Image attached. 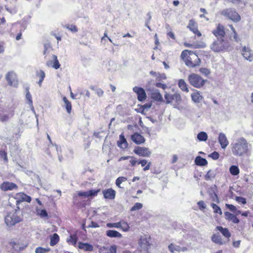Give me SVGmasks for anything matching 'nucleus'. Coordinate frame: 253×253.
<instances>
[{
    "label": "nucleus",
    "instance_id": "1",
    "mask_svg": "<svg viewBox=\"0 0 253 253\" xmlns=\"http://www.w3.org/2000/svg\"><path fill=\"white\" fill-rule=\"evenodd\" d=\"M230 146L231 152L235 156H242L247 153L249 150V144L243 137L234 140Z\"/></svg>",
    "mask_w": 253,
    "mask_h": 253
},
{
    "label": "nucleus",
    "instance_id": "2",
    "mask_svg": "<svg viewBox=\"0 0 253 253\" xmlns=\"http://www.w3.org/2000/svg\"><path fill=\"white\" fill-rule=\"evenodd\" d=\"M211 49L216 52L227 51L230 50V44L224 39H217L210 45Z\"/></svg>",
    "mask_w": 253,
    "mask_h": 253
},
{
    "label": "nucleus",
    "instance_id": "3",
    "mask_svg": "<svg viewBox=\"0 0 253 253\" xmlns=\"http://www.w3.org/2000/svg\"><path fill=\"white\" fill-rule=\"evenodd\" d=\"M188 81L190 85L197 88H202L207 82V80L195 73L190 74L188 77Z\"/></svg>",
    "mask_w": 253,
    "mask_h": 253
},
{
    "label": "nucleus",
    "instance_id": "4",
    "mask_svg": "<svg viewBox=\"0 0 253 253\" xmlns=\"http://www.w3.org/2000/svg\"><path fill=\"white\" fill-rule=\"evenodd\" d=\"M221 15L227 17L235 22H238L241 20V17L239 14L236 11L231 8L222 10L221 11Z\"/></svg>",
    "mask_w": 253,
    "mask_h": 253
},
{
    "label": "nucleus",
    "instance_id": "5",
    "mask_svg": "<svg viewBox=\"0 0 253 253\" xmlns=\"http://www.w3.org/2000/svg\"><path fill=\"white\" fill-rule=\"evenodd\" d=\"M201 60L198 55L192 53L185 60L186 65L190 68H194L200 65Z\"/></svg>",
    "mask_w": 253,
    "mask_h": 253
},
{
    "label": "nucleus",
    "instance_id": "6",
    "mask_svg": "<svg viewBox=\"0 0 253 253\" xmlns=\"http://www.w3.org/2000/svg\"><path fill=\"white\" fill-rule=\"evenodd\" d=\"M242 55L247 60L252 62L253 60V51L248 46H244L241 50Z\"/></svg>",
    "mask_w": 253,
    "mask_h": 253
},
{
    "label": "nucleus",
    "instance_id": "7",
    "mask_svg": "<svg viewBox=\"0 0 253 253\" xmlns=\"http://www.w3.org/2000/svg\"><path fill=\"white\" fill-rule=\"evenodd\" d=\"M133 151L137 155L142 157H149L151 154L149 148L146 147H137Z\"/></svg>",
    "mask_w": 253,
    "mask_h": 253
},
{
    "label": "nucleus",
    "instance_id": "8",
    "mask_svg": "<svg viewBox=\"0 0 253 253\" xmlns=\"http://www.w3.org/2000/svg\"><path fill=\"white\" fill-rule=\"evenodd\" d=\"M133 91L137 94V99L139 101H143L146 99V94L143 88L135 86L133 88Z\"/></svg>",
    "mask_w": 253,
    "mask_h": 253
},
{
    "label": "nucleus",
    "instance_id": "9",
    "mask_svg": "<svg viewBox=\"0 0 253 253\" xmlns=\"http://www.w3.org/2000/svg\"><path fill=\"white\" fill-rule=\"evenodd\" d=\"M212 33L217 39H224L225 32L224 27L219 24L216 29L212 31Z\"/></svg>",
    "mask_w": 253,
    "mask_h": 253
},
{
    "label": "nucleus",
    "instance_id": "10",
    "mask_svg": "<svg viewBox=\"0 0 253 253\" xmlns=\"http://www.w3.org/2000/svg\"><path fill=\"white\" fill-rule=\"evenodd\" d=\"M100 191V189H91L87 191H79L78 195L79 196L84 198H87L89 197H93L96 196L98 193Z\"/></svg>",
    "mask_w": 253,
    "mask_h": 253
},
{
    "label": "nucleus",
    "instance_id": "11",
    "mask_svg": "<svg viewBox=\"0 0 253 253\" xmlns=\"http://www.w3.org/2000/svg\"><path fill=\"white\" fill-rule=\"evenodd\" d=\"M46 65L47 67H51L55 69H58L60 67V64L55 55H52V60L47 61Z\"/></svg>",
    "mask_w": 253,
    "mask_h": 253
},
{
    "label": "nucleus",
    "instance_id": "12",
    "mask_svg": "<svg viewBox=\"0 0 253 253\" xmlns=\"http://www.w3.org/2000/svg\"><path fill=\"white\" fill-rule=\"evenodd\" d=\"M194 92L191 94L192 100L195 103H201L202 101L203 100L204 97L201 94V93L199 91L196 89H194Z\"/></svg>",
    "mask_w": 253,
    "mask_h": 253
},
{
    "label": "nucleus",
    "instance_id": "13",
    "mask_svg": "<svg viewBox=\"0 0 253 253\" xmlns=\"http://www.w3.org/2000/svg\"><path fill=\"white\" fill-rule=\"evenodd\" d=\"M102 193L105 199L113 200L115 198L116 191L112 188L103 190L102 191Z\"/></svg>",
    "mask_w": 253,
    "mask_h": 253
},
{
    "label": "nucleus",
    "instance_id": "14",
    "mask_svg": "<svg viewBox=\"0 0 253 253\" xmlns=\"http://www.w3.org/2000/svg\"><path fill=\"white\" fill-rule=\"evenodd\" d=\"M31 197L24 193H17V205L22 202L30 203L31 201Z\"/></svg>",
    "mask_w": 253,
    "mask_h": 253
},
{
    "label": "nucleus",
    "instance_id": "15",
    "mask_svg": "<svg viewBox=\"0 0 253 253\" xmlns=\"http://www.w3.org/2000/svg\"><path fill=\"white\" fill-rule=\"evenodd\" d=\"M16 188V184L8 181L3 182L0 185V188L2 191H7L12 190Z\"/></svg>",
    "mask_w": 253,
    "mask_h": 253
},
{
    "label": "nucleus",
    "instance_id": "16",
    "mask_svg": "<svg viewBox=\"0 0 253 253\" xmlns=\"http://www.w3.org/2000/svg\"><path fill=\"white\" fill-rule=\"evenodd\" d=\"M5 222L9 227L14 225L16 223V216L14 213H8L5 217Z\"/></svg>",
    "mask_w": 253,
    "mask_h": 253
},
{
    "label": "nucleus",
    "instance_id": "17",
    "mask_svg": "<svg viewBox=\"0 0 253 253\" xmlns=\"http://www.w3.org/2000/svg\"><path fill=\"white\" fill-rule=\"evenodd\" d=\"M218 140L221 148L223 149H225L229 144L226 135L223 133L220 132L219 134Z\"/></svg>",
    "mask_w": 253,
    "mask_h": 253
},
{
    "label": "nucleus",
    "instance_id": "18",
    "mask_svg": "<svg viewBox=\"0 0 253 253\" xmlns=\"http://www.w3.org/2000/svg\"><path fill=\"white\" fill-rule=\"evenodd\" d=\"M187 28H189L190 30L192 31L194 34H196L198 36H201L202 34L201 32H199L198 30L197 24L194 20H190L189 21Z\"/></svg>",
    "mask_w": 253,
    "mask_h": 253
},
{
    "label": "nucleus",
    "instance_id": "19",
    "mask_svg": "<svg viewBox=\"0 0 253 253\" xmlns=\"http://www.w3.org/2000/svg\"><path fill=\"white\" fill-rule=\"evenodd\" d=\"M132 140L137 144H140L145 142V139L143 136L137 132L134 133L131 136Z\"/></svg>",
    "mask_w": 253,
    "mask_h": 253
},
{
    "label": "nucleus",
    "instance_id": "20",
    "mask_svg": "<svg viewBox=\"0 0 253 253\" xmlns=\"http://www.w3.org/2000/svg\"><path fill=\"white\" fill-rule=\"evenodd\" d=\"M78 248L85 252H91L93 250V247L92 245L87 243L79 242Z\"/></svg>",
    "mask_w": 253,
    "mask_h": 253
},
{
    "label": "nucleus",
    "instance_id": "21",
    "mask_svg": "<svg viewBox=\"0 0 253 253\" xmlns=\"http://www.w3.org/2000/svg\"><path fill=\"white\" fill-rule=\"evenodd\" d=\"M119 138L120 140L117 142L118 146L122 149H126L127 148L128 143L123 133L120 135Z\"/></svg>",
    "mask_w": 253,
    "mask_h": 253
},
{
    "label": "nucleus",
    "instance_id": "22",
    "mask_svg": "<svg viewBox=\"0 0 253 253\" xmlns=\"http://www.w3.org/2000/svg\"><path fill=\"white\" fill-rule=\"evenodd\" d=\"M26 98L27 100V104L30 107L32 111L34 113V114H36V112H35V111L34 110V106L33 105V100H32V95H31V94L29 92V88L28 87H27L26 88Z\"/></svg>",
    "mask_w": 253,
    "mask_h": 253
},
{
    "label": "nucleus",
    "instance_id": "23",
    "mask_svg": "<svg viewBox=\"0 0 253 253\" xmlns=\"http://www.w3.org/2000/svg\"><path fill=\"white\" fill-rule=\"evenodd\" d=\"M172 101L175 102V103L173 104L174 108L179 109L178 106L181 103L182 101L180 94L178 93H174L172 94Z\"/></svg>",
    "mask_w": 253,
    "mask_h": 253
},
{
    "label": "nucleus",
    "instance_id": "24",
    "mask_svg": "<svg viewBox=\"0 0 253 253\" xmlns=\"http://www.w3.org/2000/svg\"><path fill=\"white\" fill-rule=\"evenodd\" d=\"M224 215L226 219L231 221L234 223H238L239 222V219L237 218L236 215H234L233 214L228 211H225L224 212Z\"/></svg>",
    "mask_w": 253,
    "mask_h": 253
},
{
    "label": "nucleus",
    "instance_id": "25",
    "mask_svg": "<svg viewBox=\"0 0 253 253\" xmlns=\"http://www.w3.org/2000/svg\"><path fill=\"white\" fill-rule=\"evenodd\" d=\"M106 235L110 238H121L122 237V234L116 230H108L106 231Z\"/></svg>",
    "mask_w": 253,
    "mask_h": 253
},
{
    "label": "nucleus",
    "instance_id": "26",
    "mask_svg": "<svg viewBox=\"0 0 253 253\" xmlns=\"http://www.w3.org/2000/svg\"><path fill=\"white\" fill-rule=\"evenodd\" d=\"M211 240L213 243L219 245H222L225 244V242L222 241V238L219 234H213L211 236Z\"/></svg>",
    "mask_w": 253,
    "mask_h": 253
},
{
    "label": "nucleus",
    "instance_id": "27",
    "mask_svg": "<svg viewBox=\"0 0 253 253\" xmlns=\"http://www.w3.org/2000/svg\"><path fill=\"white\" fill-rule=\"evenodd\" d=\"M216 229L219 231L225 238H229L231 236V234L229 230L226 228H223L222 226H217Z\"/></svg>",
    "mask_w": 253,
    "mask_h": 253
},
{
    "label": "nucleus",
    "instance_id": "28",
    "mask_svg": "<svg viewBox=\"0 0 253 253\" xmlns=\"http://www.w3.org/2000/svg\"><path fill=\"white\" fill-rule=\"evenodd\" d=\"M178 87L183 91L188 92V85L183 79H180L178 82Z\"/></svg>",
    "mask_w": 253,
    "mask_h": 253
},
{
    "label": "nucleus",
    "instance_id": "29",
    "mask_svg": "<svg viewBox=\"0 0 253 253\" xmlns=\"http://www.w3.org/2000/svg\"><path fill=\"white\" fill-rule=\"evenodd\" d=\"M195 164L197 166H205L208 164L207 160L201 156H197L195 160Z\"/></svg>",
    "mask_w": 253,
    "mask_h": 253
},
{
    "label": "nucleus",
    "instance_id": "30",
    "mask_svg": "<svg viewBox=\"0 0 253 253\" xmlns=\"http://www.w3.org/2000/svg\"><path fill=\"white\" fill-rule=\"evenodd\" d=\"M139 244L140 247L144 250L148 249V247L150 246V244L147 238H141L140 240Z\"/></svg>",
    "mask_w": 253,
    "mask_h": 253
},
{
    "label": "nucleus",
    "instance_id": "31",
    "mask_svg": "<svg viewBox=\"0 0 253 253\" xmlns=\"http://www.w3.org/2000/svg\"><path fill=\"white\" fill-rule=\"evenodd\" d=\"M22 15H23V17H22L21 24L23 27V30H24L31 17L27 13H23Z\"/></svg>",
    "mask_w": 253,
    "mask_h": 253
},
{
    "label": "nucleus",
    "instance_id": "32",
    "mask_svg": "<svg viewBox=\"0 0 253 253\" xmlns=\"http://www.w3.org/2000/svg\"><path fill=\"white\" fill-rule=\"evenodd\" d=\"M36 76L39 78L38 84L40 86H41L42 84L45 77V73L43 70H40L36 71Z\"/></svg>",
    "mask_w": 253,
    "mask_h": 253
},
{
    "label": "nucleus",
    "instance_id": "33",
    "mask_svg": "<svg viewBox=\"0 0 253 253\" xmlns=\"http://www.w3.org/2000/svg\"><path fill=\"white\" fill-rule=\"evenodd\" d=\"M151 97L154 100L157 101H161L163 100L162 95L158 90H155L152 92Z\"/></svg>",
    "mask_w": 253,
    "mask_h": 253
},
{
    "label": "nucleus",
    "instance_id": "34",
    "mask_svg": "<svg viewBox=\"0 0 253 253\" xmlns=\"http://www.w3.org/2000/svg\"><path fill=\"white\" fill-rule=\"evenodd\" d=\"M216 175V171L215 170H210L205 175V179L206 180H212Z\"/></svg>",
    "mask_w": 253,
    "mask_h": 253
},
{
    "label": "nucleus",
    "instance_id": "35",
    "mask_svg": "<svg viewBox=\"0 0 253 253\" xmlns=\"http://www.w3.org/2000/svg\"><path fill=\"white\" fill-rule=\"evenodd\" d=\"M59 240V237L56 233H54L50 238V245L53 246L56 245Z\"/></svg>",
    "mask_w": 253,
    "mask_h": 253
},
{
    "label": "nucleus",
    "instance_id": "36",
    "mask_svg": "<svg viewBox=\"0 0 253 253\" xmlns=\"http://www.w3.org/2000/svg\"><path fill=\"white\" fill-rule=\"evenodd\" d=\"M63 100L65 104L66 110L68 113H70L72 110V105L71 102L67 99L66 97H64Z\"/></svg>",
    "mask_w": 253,
    "mask_h": 253
},
{
    "label": "nucleus",
    "instance_id": "37",
    "mask_svg": "<svg viewBox=\"0 0 253 253\" xmlns=\"http://www.w3.org/2000/svg\"><path fill=\"white\" fill-rule=\"evenodd\" d=\"M230 173L233 175H237L240 172V170L238 166L235 165L231 166L229 168Z\"/></svg>",
    "mask_w": 253,
    "mask_h": 253
},
{
    "label": "nucleus",
    "instance_id": "38",
    "mask_svg": "<svg viewBox=\"0 0 253 253\" xmlns=\"http://www.w3.org/2000/svg\"><path fill=\"white\" fill-rule=\"evenodd\" d=\"M197 138L200 141H206L208 139V135L206 132L201 131L197 134Z\"/></svg>",
    "mask_w": 253,
    "mask_h": 253
},
{
    "label": "nucleus",
    "instance_id": "39",
    "mask_svg": "<svg viewBox=\"0 0 253 253\" xmlns=\"http://www.w3.org/2000/svg\"><path fill=\"white\" fill-rule=\"evenodd\" d=\"M180 247L179 246H178V245H175L173 244H170L168 248H169V251L171 253H173L175 252H180Z\"/></svg>",
    "mask_w": 253,
    "mask_h": 253
},
{
    "label": "nucleus",
    "instance_id": "40",
    "mask_svg": "<svg viewBox=\"0 0 253 253\" xmlns=\"http://www.w3.org/2000/svg\"><path fill=\"white\" fill-rule=\"evenodd\" d=\"M28 116V112L24 111L22 113L20 118L19 119V123L21 125H24V123L26 121V118Z\"/></svg>",
    "mask_w": 253,
    "mask_h": 253
},
{
    "label": "nucleus",
    "instance_id": "41",
    "mask_svg": "<svg viewBox=\"0 0 253 253\" xmlns=\"http://www.w3.org/2000/svg\"><path fill=\"white\" fill-rule=\"evenodd\" d=\"M14 74V72H9L7 73L5 76L6 80L8 82V84L11 86L12 85V79Z\"/></svg>",
    "mask_w": 253,
    "mask_h": 253
},
{
    "label": "nucleus",
    "instance_id": "42",
    "mask_svg": "<svg viewBox=\"0 0 253 253\" xmlns=\"http://www.w3.org/2000/svg\"><path fill=\"white\" fill-rule=\"evenodd\" d=\"M127 180V178L125 177L121 176L118 177L116 180V184L119 188H122L121 186V184Z\"/></svg>",
    "mask_w": 253,
    "mask_h": 253
},
{
    "label": "nucleus",
    "instance_id": "43",
    "mask_svg": "<svg viewBox=\"0 0 253 253\" xmlns=\"http://www.w3.org/2000/svg\"><path fill=\"white\" fill-rule=\"evenodd\" d=\"M194 53L192 51L188 50H185L183 51L181 54L180 57L183 59H186L188 56V54H189V56L191 55V54Z\"/></svg>",
    "mask_w": 253,
    "mask_h": 253
},
{
    "label": "nucleus",
    "instance_id": "44",
    "mask_svg": "<svg viewBox=\"0 0 253 253\" xmlns=\"http://www.w3.org/2000/svg\"><path fill=\"white\" fill-rule=\"evenodd\" d=\"M90 88L91 89L93 90H95V93H96L97 95L99 97H101V96H102L103 95L104 91H103V90L102 89H101L100 88H96L94 86L91 87Z\"/></svg>",
    "mask_w": 253,
    "mask_h": 253
},
{
    "label": "nucleus",
    "instance_id": "45",
    "mask_svg": "<svg viewBox=\"0 0 253 253\" xmlns=\"http://www.w3.org/2000/svg\"><path fill=\"white\" fill-rule=\"evenodd\" d=\"M211 207L212 208L214 212L220 214H222L221 209L216 204L211 203Z\"/></svg>",
    "mask_w": 253,
    "mask_h": 253
},
{
    "label": "nucleus",
    "instance_id": "46",
    "mask_svg": "<svg viewBox=\"0 0 253 253\" xmlns=\"http://www.w3.org/2000/svg\"><path fill=\"white\" fill-rule=\"evenodd\" d=\"M65 27L73 33H76L78 31L77 28L74 25L67 24L65 26Z\"/></svg>",
    "mask_w": 253,
    "mask_h": 253
},
{
    "label": "nucleus",
    "instance_id": "47",
    "mask_svg": "<svg viewBox=\"0 0 253 253\" xmlns=\"http://www.w3.org/2000/svg\"><path fill=\"white\" fill-rule=\"evenodd\" d=\"M120 227L124 231L126 232L128 231L129 229V226L125 222H120Z\"/></svg>",
    "mask_w": 253,
    "mask_h": 253
},
{
    "label": "nucleus",
    "instance_id": "48",
    "mask_svg": "<svg viewBox=\"0 0 253 253\" xmlns=\"http://www.w3.org/2000/svg\"><path fill=\"white\" fill-rule=\"evenodd\" d=\"M49 251V249H46L42 247H38L35 250L36 253H46Z\"/></svg>",
    "mask_w": 253,
    "mask_h": 253
},
{
    "label": "nucleus",
    "instance_id": "49",
    "mask_svg": "<svg viewBox=\"0 0 253 253\" xmlns=\"http://www.w3.org/2000/svg\"><path fill=\"white\" fill-rule=\"evenodd\" d=\"M143 207L141 203H136L134 206L131 208V211H134L141 209Z\"/></svg>",
    "mask_w": 253,
    "mask_h": 253
},
{
    "label": "nucleus",
    "instance_id": "50",
    "mask_svg": "<svg viewBox=\"0 0 253 253\" xmlns=\"http://www.w3.org/2000/svg\"><path fill=\"white\" fill-rule=\"evenodd\" d=\"M120 222L117 223H108L107 224V226L109 228H120Z\"/></svg>",
    "mask_w": 253,
    "mask_h": 253
},
{
    "label": "nucleus",
    "instance_id": "51",
    "mask_svg": "<svg viewBox=\"0 0 253 253\" xmlns=\"http://www.w3.org/2000/svg\"><path fill=\"white\" fill-rule=\"evenodd\" d=\"M200 72L205 76H208L210 74L211 72L209 69L206 68H201L199 70Z\"/></svg>",
    "mask_w": 253,
    "mask_h": 253
},
{
    "label": "nucleus",
    "instance_id": "52",
    "mask_svg": "<svg viewBox=\"0 0 253 253\" xmlns=\"http://www.w3.org/2000/svg\"><path fill=\"white\" fill-rule=\"evenodd\" d=\"M68 241L70 242L72 245H75L77 242V237L76 235H71Z\"/></svg>",
    "mask_w": 253,
    "mask_h": 253
},
{
    "label": "nucleus",
    "instance_id": "53",
    "mask_svg": "<svg viewBox=\"0 0 253 253\" xmlns=\"http://www.w3.org/2000/svg\"><path fill=\"white\" fill-rule=\"evenodd\" d=\"M147 16H148V18H147V19L145 21V25L146 27H147V28L149 29V30L151 31V29L150 27L149 26V24L150 21V20L151 19V15L150 12H148L147 14Z\"/></svg>",
    "mask_w": 253,
    "mask_h": 253
},
{
    "label": "nucleus",
    "instance_id": "54",
    "mask_svg": "<svg viewBox=\"0 0 253 253\" xmlns=\"http://www.w3.org/2000/svg\"><path fill=\"white\" fill-rule=\"evenodd\" d=\"M172 95L169 94V93H166L165 94V98L166 100V102L168 104L170 103L172 101Z\"/></svg>",
    "mask_w": 253,
    "mask_h": 253
},
{
    "label": "nucleus",
    "instance_id": "55",
    "mask_svg": "<svg viewBox=\"0 0 253 253\" xmlns=\"http://www.w3.org/2000/svg\"><path fill=\"white\" fill-rule=\"evenodd\" d=\"M235 200L239 203H241L243 204H246L247 203V201L246 198L240 197V196H236L235 197Z\"/></svg>",
    "mask_w": 253,
    "mask_h": 253
},
{
    "label": "nucleus",
    "instance_id": "56",
    "mask_svg": "<svg viewBox=\"0 0 253 253\" xmlns=\"http://www.w3.org/2000/svg\"><path fill=\"white\" fill-rule=\"evenodd\" d=\"M210 157H211L213 160H217L219 158V155L217 152L214 151L209 155Z\"/></svg>",
    "mask_w": 253,
    "mask_h": 253
},
{
    "label": "nucleus",
    "instance_id": "57",
    "mask_svg": "<svg viewBox=\"0 0 253 253\" xmlns=\"http://www.w3.org/2000/svg\"><path fill=\"white\" fill-rule=\"evenodd\" d=\"M199 209L201 211L205 210L206 208V204L203 201H200L197 203Z\"/></svg>",
    "mask_w": 253,
    "mask_h": 253
},
{
    "label": "nucleus",
    "instance_id": "58",
    "mask_svg": "<svg viewBox=\"0 0 253 253\" xmlns=\"http://www.w3.org/2000/svg\"><path fill=\"white\" fill-rule=\"evenodd\" d=\"M0 157L5 162H7V157L6 153L3 151H0Z\"/></svg>",
    "mask_w": 253,
    "mask_h": 253
},
{
    "label": "nucleus",
    "instance_id": "59",
    "mask_svg": "<svg viewBox=\"0 0 253 253\" xmlns=\"http://www.w3.org/2000/svg\"><path fill=\"white\" fill-rule=\"evenodd\" d=\"M226 207L231 211L234 212L236 211V207L231 204H226Z\"/></svg>",
    "mask_w": 253,
    "mask_h": 253
},
{
    "label": "nucleus",
    "instance_id": "60",
    "mask_svg": "<svg viewBox=\"0 0 253 253\" xmlns=\"http://www.w3.org/2000/svg\"><path fill=\"white\" fill-rule=\"evenodd\" d=\"M39 214L42 217L47 216V212L45 210H42L40 212H38Z\"/></svg>",
    "mask_w": 253,
    "mask_h": 253
},
{
    "label": "nucleus",
    "instance_id": "61",
    "mask_svg": "<svg viewBox=\"0 0 253 253\" xmlns=\"http://www.w3.org/2000/svg\"><path fill=\"white\" fill-rule=\"evenodd\" d=\"M99 225L95 222H93V221H91L90 222V223L87 226V228H96V227H99Z\"/></svg>",
    "mask_w": 253,
    "mask_h": 253
},
{
    "label": "nucleus",
    "instance_id": "62",
    "mask_svg": "<svg viewBox=\"0 0 253 253\" xmlns=\"http://www.w3.org/2000/svg\"><path fill=\"white\" fill-rule=\"evenodd\" d=\"M156 86L158 87L162 88L164 89H166L167 87V85L165 84L161 83H157L156 84Z\"/></svg>",
    "mask_w": 253,
    "mask_h": 253
},
{
    "label": "nucleus",
    "instance_id": "63",
    "mask_svg": "<svg viewBox=\"0 0 253 253\" xmlns=\"http://www.w3.org/2000/svg\"><path fill=\"white\" fill-rule=\"evenodd\" d=\"M109 251L110 253H116L117 246L116 245L112 246L109 249Z\"/></svg>",
    "mask_w": 253,
    "mask_h": 253
},
{
    "label": "nucleus",
    "instance_id": "64",
    "mask_svg": "<svg viewBox=\"0 0 253 253\" xmlns=\"http://www.w3.org/2000/svg\"><path fill=\"white\" fill-rule=\"evenodd\" d=\"M130 158L131 159L129 160V162L131 166H134L136 164L137 161L133 157H131Z\"/></svg>",
    "mask_w": 253,
    "mask_h": 253
}]
</instances>
